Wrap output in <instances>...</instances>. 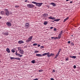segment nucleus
<instances>
[{
    "label": "nucleus",
    "instance_id": "nucleus-44",
    "mask_svg": "<svg viewBox=\"0 0 80 80\" xmlns=\"http://www.w3.org/2000/svg\"><path fill=\"white\" fill-rule=\"evenodd\" d=\"M53 27H51V28H50L51 29H53Z\"/></svg>",
    "mask_w": 80,
    "mask_h": 80
},
{
    "label": "nucleus",
    "instance_id": "nucleus-50",
    "mask_svg": "<svg viewBox=\"0 0 80 80\" xmlns=\"http://www.w3.org/2000/svg\"><path fill=\"white\" fill-rule=\"evenodd\" d=\"M1 62V61H0V62Z\"/></svg>",
    "mask_w": 80,
    "mask_h": 80
},
{
    "label": "nucleus",
    "instance_id": "nucleus-1",
    "mask_svg": "<svg viewBox=\"0 0 80 80\" xmlns=\"http://www.w3.org/2000/svg\"><path fill=\"white\" fill-rule=\"evenodd\" d=\"M50 54L49 52H48L47 53H46V55H47L48 57H50L54 55V54L53 53H51Z\"/></svg>",
    "mask_w": 80,
    "mask_h": 80
},
{
    "label": "nucleus",
    "instance_id": "nucleus-4",
    "mask_svg": "<svg viewBox=\"0 0 80 80\" xmlns=\"http://www.w3.org/2000/svg\"><path fill=\"white\" fill-rule=\"evenodd\" d=\"M63 33V30H62L61 32L60 33L58 34V38H60L62 36V34Z\"/></svg>",
    "mask_w": 80,
    "mask_h": 80
},
{
    "label": "nucleus",
    "instance_id": "nucleus-11",
    "mask_svg": "<svg viewBox=\"0 0 80 80\" xmlns=\"http://www.w3.org/2000/svg\"><path fill=\"white\" fill-rule=\"evenodd\" d=\"M30 26V24L29 23H26L25 24V27H28Z\"/></svg>",
    "mask_w": 80,
    "mask_h": 80
},
{
    "label": "nucleus",
    "instance_id": "nucleus-37",
    "mask_svg": "<svg viewBox=\"0 0 80 80\" xmlns=\"http://www.w3.org/2000/svg\"><path fill=\"white\" fill-rule=\"evenodd\" d=\"M15 7H16V8H18V7H19V6H18V5H17V6H15Z\"/></svg>",
    "mask_w": 80,
    "mask_h": 80
},
{
    "label": "nucleus",
    "instance_id": "nucleus-13",
    "mask_svg": "<svg viewBox=\"0 0 80 80\" xmlns=\"http://www.w3.org/2000/svg\"><path fill=\"white\" fill-rule=\"evenodd\" d=\"M36 56L37 57H42V55L41 54H37Z\"/></svg>",
    "mask_w": 80,
    "mask_h": 80
},
{
    "label": "nucleus",
    "instance_id": "nucleus-15",
    "mask_svg": "<svg viewBox=\"0 0 80 80\" xmlns=\"http://www.w3.org/2000/svg\"><path fill=\"white\" fill-rule=\"evenodd\" d=\"M6 51L8 52V53H10V50L9 48H7L6 49Z\"/></svg>",
    "mask_w": 80,
    "mask_h": 80
},
{
    "label": "nucleus",
    "instance_id": "nucleus-46",
    "mask_svg": "<svg viewBox=\"0 0 80 80\" xmlns=\"http://www.w3.org/2000/svg\"><path fill=\"white\" fill-rule=\"evenodd\" d=\"M72 1H70V3H72Z\"/></svg>",
    "mask_w": 80,
    "mask_h": 80
},
{
    "label": "nucleus",
    "instance_id": "nucleus-14",
    "mask_svg": "<svg viewBox=\"0 0 80 80\" xmlns=\"http://www.w3.org/2000/svg\"><path fill=\"white\" fill-rule=\"evenodd\" d=\"M43 17L45 18L48 17V14L47 13H45L43 14Z\"/></svg>",
    "mask_w": 80,
    "mask_h": 80
},
{
    "label": "nucleus",
    "instance_id": "nucleus-6",
    "mask_svg": "<svg viewBox=\"0 0 80 80\" xmlns=\"http://www.w3.org/2000/svg\"><path fill=\"white\" fill-rule=\"evenodd\" d=\"M43 4V3H38L36 2V6H38V7H41L42 6V4Z\"/></svg>",
    "mask_w": 80,
    "mask_h": 80
},
{
    "label": "nucleus",
    "instance_id": "nucleus-10",
    "mask_svg": "<svg viewBox=\"0 0 80 80\" xmlns=\"http://www.w3.org/2000/svg\"><path fill=\"white\" fill-rule=\"evenodd\" d=\"M24 43V41H22V40H20V41H19L18 42V43L19 44Z\"/></svg>",
    "mask_w": 80,
    "mask_h": 80
},
{
    "label": "nucleus",
    "instance_id": "nucleus-34",
    "mask_svg": "<svg viewBox=\"0 0 80 80\" xmlns=\"http://www.w3.org/2000/svg\"><path fill=\"white\" fill-rule=\"evenodd\" d=\"M73 68H76V65H74Z\"/></svg>",
    "mask_w": 80,
    "mask_h": 80
},
{
    "label": "nucleus",
    "instance_id": "nucleus-18",
    "mask_svg": "<svg viewBox=\"0 0 80 80\" xmlns=\"http://www.w3.org/2000/svg\"><path fill=\"white\" fill-rule=\"evenodd\" d=\"M50 4H52V6H54V7H55V6H56V4L53 2L51 3Z\"/></svg>",
    "mask_w": 80,
    "mask_h": 80
},
{
    "label": "nucleus",
    "instance_id": "nucleus-38",
    "mask_svg": "<svg viewBox=\"0 0 80 80\" xmlns=\"http://www.w3.org/2000/svg\"><path fill=\"white\" fill-rule=\"evenodd\" d=\"M35 53H38V51H35Z\"/></svg>",
    "mask_w": 80,
    "mask_h": 80
},
{
    "label": "nucleus",
    "instance_id": "nucleus-51",
    "mask_svg": "<svg viewBox=\"0 0 80 80\" xmlns=\"http://www.w3.org/2000/svg\"><path fill=\"white\" fill-rule=\"evenodd\" d=\"M72 36H73V35H72Z\"/></svg>",
    "mask_w": 80,
    "mask_h": 80
},
{
    "label": "nucleus",
    "instance_id": "nucleus-33",
    "mask_svg": "<svg viewBox=\"0 0 80 80\" xmlns=\"http://www.w3.org/2000/svg\"><path fill=\"white\" fill-rule=\"evenodd\" d=\"M39 72H43V71L42 69H40V70H39Z\"/></svg>",
    "mask_w": 80,
    "mask_h": 80
},
{
    "label": "nucleus",
    "instance_id": "nucleus-5",
    "mask_svg": "<svg viewBox=\"0 0 80 80\" xmlns=\"http://www.w3.org/2000/svg\"><path fill=\"white\" fill-rule=\"evenodd\" d=\"M32 36H31V37H29V38H28V40H26V42H29V41H30L32 40Z\"/></svg>",
    "mask_w": 80,
    "mask_h": 80
},
{
    "label": "nucleus",
    "instance_id": "nucleus-22",
    "mask_svg": "<svg viewBox=\"0 0 80 80\" xmlns=\"http://www.w3.org/2000/svg\"><path fill=\"white\" fill-rule=\"evenodd\" d=\"M51 38H54L55 40H56V38H58V37H52Z\"/></svg>",
    "mask_w": 80,
    "mask_h": 80
},
{
    "label": "nucleus",
    "instance_id": "nucleus-42",
    "mask_svg": "<svg viewBox=\"0 0 80 80\" xmlns=\"http://www.w3.org/2000/svg\"><path fill=\"white\" fill-rule=\"evenodd\" d=\"M54 31H56L57 30V29H56V28H54Z\"/></svg>",
    "mask_w": 80,
    "mask_h": 80
},
{
    "label": "nucleus",
    "instance_id": "nucleus-23",
    "mask_svg": "<svg viewBox=\"0 0 80 80\" xmlns=\"http://www.w3.org/2000/svg\"><path fill=\"white\" fill-rule=\"evenodd\" d=\"M60 19H56L55 20H54V21H58L60 20Z\"/></svg>",
    "mask_w": 80,
    "mask_h": 80
},
{
    "label": "nucleus",
    "instance_id": "nucleus-30",
    "mask_svg": "<svg viewBox=\"0 0 80 80\" xmlns=\"http://www.w3.org/2000/svg\"><path fill=\"white\" fill-rule=\"evenodd\" d=\"M37 45H38V44H37V43H34L33 44V45L34 46H35V45L36 46Z\"/></svg>",
    "mask_w": 80,
    "mask_h": 80
},
{
    "label": "nucleus",
    "instance_id": "nucleus-16",
    "mask_svg": "<svg viewBox=\"0 0 80 80\" xmlns=\"http://www.w3.org/2000/svg\"><path fill=\"white\" fill-rule=\"evenodd\" d=\"M1 14H2V15H4L5 14V12L3 11H2L1 12Z\"/></svg>",
    "mask_w": 80,
    "mask_h": 80
},
{
    "label": "nucleus",
    "instance_id": "nucleus-35",
    "mask_svg": "<svg viewBox=\"0 0 80 80\" xmlns=\"http://www.w3.org/2000/svg\"><path fill=\"white\" fill-rule=\"evenodd\" d=\"M52 72H55V69H53L52 71Z\"/></svg>",
    "mask_w": 80,
    "mask_h": 80
},
{
    "label": "nucleus",
    "instance_id": "nucleus-27",
    "mask_svg": "<svg viewBox=\"0 0 80 80\" xmlns=\"http://www.w3.org/2000/svg\"><path fill=\"white\" fill-rule=\"evenodd\" d=\"M15 59H16V60H20V58H15Z\"/></svg>",
    "mask_w": 80,
    "mask_h": 80
},
{
    "label": "nucleus",
    "instance_id": "nucleus-40",
    "mask_svg": "<svg viewBox=\"0 0 80 80\" xmlns=\"http://www.w3.org/2000/svg\"><path fill=\"white\" fill-rule=\"evenodd\" d=\"M71 43V41H69L68 42V43Z\"/></svg>",
    "mask_w": 80,
    "mask_h": 80
},
{
    "label": "nucleus",
    "instance_id": "nucleus-26",
    "mask_svg": "<svg viewBox=\"0 0 80 80\" xmlns=\"http://www.w3.org/2000/svg\"><path fill=\"white\" fill-rule=\"evenodd\" d=\"M62 49H61V48H60V49H59V50H58V53H59V54H60V52L61 51Z\"/></svg>",
    "mask_w": 80,
    "mask_h": 80
},
{
    "label": "nucleus",
    "instance_id": "nucleus-7",
    "mask_svg": "<svg viewBox=\"0 0 80 80\" xmlns=\"http://www.w3.org/2000/svg\"><path fill=\"white\" fill-rule=\"evenodd\" d=\"M19 50V52L21 54H23L24 51L23 50H22V49H19L18 50Z\"/></svg>",
    "mask_w": 80,
    "mask_h": 80
},
{
    "label": "nucleus",
    "instance_id": "nucleus-20",
    "mask_svg": "<svg viewBox=\"0 0 80 80\" xmlns=\"http://www.w3.org/2000/svg\"><path fill=\"white\" fill-rule=\"evenodd\" d=\"M8 33H9L8 32H5L4 34L5 35H8Z\"/></svg>",
    "mask_w": 80,
    "mask_h": 80
},
{
    "label": "nucleus",
    "instance_id": "nucleus-12",
    "mask_svg": "<svg viewBox=\"0 0 80 80\" xmlns=\"http://www.w3.org/2000/svg\"><path fill=\"white\" fill-rule=\"evenodd\" d=\"M48 18L50 19H52V20H54V19H55V18L52 17V16H51L50 17Z\"/></svg>",
    "mask_w": 80,
    "mask_h": 80
},
{
    "label": "nucleus",
    "instance_id": "nucleus-49",
    "mask_svg": "<svg viewBox=\"0 0 80 80\" xmlns=\"http://www.w3.org/2000/svg\"><path fill=\"white\" fill-rule=\"evenodd\" d=\"M79 54H80V53H79Z\"/></svg>",
    "mask_w": 80,
    "mask_h": 80
},
{
    "label": "nucleus",
    "instance_id": "nucleus-45",
    "mask_svg": "<svg viewBox=\"0 0 80 80\" xmlns=\"http://www.w3.org/2000/svg\"><path fill=\"white\" fill-rule=\"evenodd\" d=\"M51 80H54V79H53V78H52L51 79Z\"/></svg>",
    "mask_w": 80,
    "mask_h": 80
},
{
    "label": "nucleus",
    "instance_id": "nucleus-47",
    "mask_svg": "<svg viewBox=\"0 0 80 80\" xmlns=\"http://www.w3.org/2000/svg\"><path fill=\"white\" fill-rule=\"evenodd\" d=\"M2 18L0 16V19H2Z\"/></svg>",
    "mask_w": 80,
    "mask_h": 80
},
{
    "label": "nucleus",
    "instance_id": "nucleus-28",
    "mask_svg": "<svg viewBox=\"0 0 80 80\" xmlns=\"http://www.w3.org/2000/svg\"><path fill=\"white\" fill-rule=\"evenodd\" d=\"M72 58H76V56H72Z\"/></svg>",
    "mask_w": 80,
    "mask_h": 80
},
{
    "label": "nucleus",
    "instance_id": "nucleus-8",
    "mask_svg": "<svg viewBox=\"0 0 80 80\" xmlns=\"http://www.w3.org/2000/svg\"><path fill=\"white\" fill-rule=\"evenodd\" d=\"M6 24L8 26V27H10L11 26H12L11 23V22H7Z\"/></svg>",
    "mask_w": 80,
    "mask_h": 80
},
{
    "label": "nucleus",
    "instance_id": "nucleus-19",
    "mask_svg": "<svg viewBox=\"0 0 80 80\" xmlns=\"http://www.w3.org/2000/svg\"><path fill=\"white\" fill-rule=\"evenodd\" d=\"M69 17H67L66 19H64L63 22H64L65 21H67V20H68L69 19Z\"/></svg>",
    "mask_w": 80,
    "mask_h": 80
},
{
    "label": "nucleus",
    "instance_id": "nucleus-29",
    "mask_svg": "<svg viewBox=\"0 0 80 80\" xmlns=\"http://www.w3.org/2000/svg\"><path fill=\"white\" fill-rule=\"evenodd\" d=\"M45 55H46V53H43L42 54V56H45Z\"/></svg>",
    "mask_w": 80,
    "mask_h": 80
},
{
    "label": "nucleus",
    "instance_id": "nucleus-25",
    "mask_svg": "<svg viewBox=\"0 0 80 80\" xmlns=\"http://www.w3.org/2000/svg\"><path fill=\"white\" fill-rule=\"evenodd\" d=\"M35 60H32V61H31V63H35Z\"/></svg>",
    "mask_w": 80,
    "mask_h": 80
},
{
    "label": "nucleus",
    "instance_id": "nucleus-43",
    "mask_svg": "<svg viewBox=\"0 0 80 80\" xmlns=\"http://www.w3.org/2000/svg\"><path fill=\"white\" fill-rule=\"evenodd\" d=\"M38 47H40V44H38Z\"/></svg>",
    "mask_w": 80,
    "mask_h": 80
},
{
    "label": "nucleus",
    "instance_id": "nucleus-3",
    "mask_svg": "<svg viewBox=\"0 0 80 80\" xmlns=\"http://www.w3.org/2000/svg\"><path fill=\"white\" fill-rule=\"evenodd\" d=\"M5 14L7 16H8L9 14V12L7 9H5Z\"/></svg>",
    "mask_w": 80,
    "mask_h": 80
},
{
    "label": "nucleus",
    "instance_id": "nucleus-36",
    "mask_svg": "<svg viewBox=\"0 0 80 80\" xmlns=\"http://www.w3.org/2000/svg\"><path fill=\"white\" fill-rule=\"evenodd\" d=\"M66 61H68L69 60V58H66Z\"/></svg>",
    "mask_w": 80,
    "mask_h": 80
},
{
    "label": "nucleus",
    "instance_id": "nucleus-24",
    "mask_svg": "<svg viewBox=\"0 0 80 80\" xmlns=\"http://www.w3.org/2000/svg\"><path fill=\"white\" fill-rule=\"evenodd\" d=\"M10 58L11 60H13V59L14 60L15 59V58H13L12 57H11Z\"/></svg>",
    "mask_w": 80,
    "mask_h": 80
},
{
    "label": "nucleus",
    "instance_id": "nucleus-41",
    "mask_svg": "<svg viewBox=\"0 0 80 80\" xmlns=\"http://www.w3.org/2000/svg\"><path fill=\"white\" fill-rule=\"evenodd\" d=\"M28 0H25V2H28Z\"/></svg>",
    "mask_w": 80,
    "mask_h": 80
},
{
    "label": "nucleus",
    "instance_id": "nucleus-48",
    "mask_svg": "<svg viewBox=\"0 0 80 80\" xmlns=\"http://www.w3.org/2000/svg\"><path fill=\"white\" fill-rule=\"evenodd\" d=\"M52 22H54V21H52Z\"/></svg>",
    "mask_w": 80,
    "mask_h": 80
},
{
    "label": "nucleus",
    "instance_id": "nucleus-21",
    "mask_svg": "<svg viewBox=\"0 0 80 80\" xmlns=\"http://www.w3.org/2000/svg\"><path fill=\"white\" fill-rule=\"evenodd\" d=\"M48 21H45L44 22V24L45 25H46L47 24H48Z\"/></svg>",
    "mask_w": 80,
    "mask_h": 80
},
{
    "label": "nucleus",
    "instance_id": "nucleus-39",
    "mask_svg": "<svg viewBox=\"0 0 80 80\" xmlns=\"http://www.w3.org/2000/svg\"><path fill=\"white\" fill-rule=\"evenodd\" d=\"M40 48H44V47H43V46H41Z\"/></svg>",
    "mask_w": 80,
    "mask_h": 80
},
{
    "label": "nucleus",
    "instance_id": "nucleus-2",
    "mask_svg": "<svg viewBox=\"0 0 80 80\" xmlns=\"http://www.w3.org/2000/svg\"><path fill=\"white\" fill-rule=\"evenodd\" d=\"M27 6L28 8H34L35 7L34 5H33V4H28L27 5Z\"/></svg>",
    "mask_w": 80,
    "mask_h": 80
},
{
    "label": "nucleus",
    "instance_id": "nucleus-17",
    "mask_svg": "<svg viewBox=\"0 0 80 80\" xmlns=\"http://www.w3.org/2000/svg\"><path fill=\"white\" fill-rule=\"evenodd\" d=\"M59 55V53L58 52L57 53L55 57V58H57V57H58Z\"/></svg>",
    "mask_w": 80,
    "mask_h": 80
},
{
    "label": "nucleus",
    "instance_id": "nucleus-32",
    "mask_svg": "<svg viewBox=\"0 0 80 80\" xmlns=\"http://www.w3.org/2000/svg\"><path fill=\"white\" fill-rule=\"evenodd\" d=\"M32 3H34V4H37V2H34V1L32 2Z\"/></svg>",
    "mask_w": 80,
    "mask_h": 80
},
{
    "label": "nucleus",
    "instance_id": "nucleus-31",
    "mask_svg": "<svg viewBox=\"0 0 80 80\" xmlns=\"http://www.w3.org/2000/svg\"><path fill=\"white\" fill-rule=\"evenodd\" d=\"M12 52H13V53H14V52H15V50H14L13 49H12Z\"/></svg>",
    "mask_w": 80,
    "mask_h": 80
},
{
    "label": "nucleus",
    "instance_id": "nucleus-9",
    "mask_svg": "<svg viewBox=\"0 0 80 80\" xmlns=\"http://www.w3.org/2000/svg\"><path fill=\"white\" fill-rule=\"evenodd\" d=\"M16 55H18V56H19L20 58H21L22 57H23L22 55H20V54H18L17 51L16 52Z\"/></svg>",
    "mask_w": 80,
    "mask_h": 80
}]
</instances>
